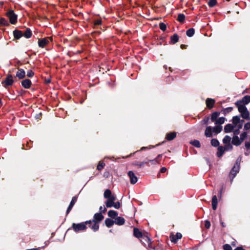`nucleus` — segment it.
I'll list each match as a JSON object with an SVG mask.
<instances>
[{
	"mask_svg": "<svg viewBox=\"0 0 250 250\" xmlns=\"http://www.w3.org/2000/svg\"><path fill=\"white\" fill-rule=\"evenodd\" d=\"M148 163V161H146L144 162H138V161H135L133 163V165L134 166H137L139 167H142L144 166V164H146Z\"/></svg>",
	"mask_w": 250,
	"mask_h": 250,
	"instance_id": "ea45409f",
	"label": "nucleus"
},
{
	"mask_svg": "<svg viewBox=\"0 0 250 250\" xmlns=\"http://www.w3.org/2000/svg\"><path fill=\"white\" fill-rule=\"evenodd\" d=\"M113 207L116 209H119L121 207L120 203L119 201L113 202Z\"/></svg>",
	"mask_w": 250,
	"mask_h": 250,
	"instance_id": "6e6d98bb",
	"label": "nucleus"
},
{
	"mask_svg": "<svg viewBox=\"0 0 250 250\" xmlns=\"http://www.w3.org/2000/svg\"><path fill=\"white\" fill-rule=\"evenodd\" d=\"M218 199L216 195H213L212 198V208L213 210H216L217 207Z\"/></svg>",
	"mask_w": 250,
	"mask_h": 250,
	"instance_id": "4be33fe9",
	"label": "nucleus"
},
{
	"mask_svg": "<svg viewBox=\"0 0 250 250\" xmlns=\"http://www.w3.org/2000/svg\"><path fill=\"white\" fill-rule=\"evenodd\" d=\"M217 3V0H209L208 2V5L210 7H214Z\"/></svg>",
	"mask_w": 250,
	"mask_h": 250,
	"instance_id": "49530a36",
	"label": "nucleus"
},
{
	"mask_svg": "<svg viewBox=\"0 0 250 250\" xmlns=\"http://www.w3.org/2000/svg\"><path fill=\"white\" fill-rule=\"evenodd\" d=\"M212 127L211 126H208L207 127L205 131V135L207 137H212V133H213Z\"/></svg>",
	"mask_w": 250,
	"mask_h": 250,
	"instance_id": "a211bd4d",
	"label": "nucleus"
},
{
	"mask_svg": "<svg viewBox=\"0 0 250 250\" xmlns=\"http://www.w3.org/2000/svg\"><path fill=\"white\" fill-rule=\"evenodd\" d=\"M226 120V119L224 117H220L218 119H217V120L216 121V122H215V124L220 125H221L224 123Z\"/></svg>",
	"mask_w": 250,
	"mask_h": 250,
	"instance_id": "72a5a7b5",
	"label": "nucleus"
},
{
	"mask_svg": "<svg viewBox=\"0 0 250 250\" xmlns=\"http://www.w3.org/2000/svg\"><path fill=\"white\" fill-rule=\"evenodd\" d=\"M14 80L11 75H8L5 78L4 83L6 85L9 86L12 85L14 83Z\"/></svg>",
	"mask_w": 250,
	"mask_h": 250,
	"instance_id": "ddd939ff",
	"label": "nucleus"
},
{
	"mask_svg": "<svg viewBox=\"0 0 250 250\" xmlns=\"http://www.w3.org/2000/svg\"><path fill=\"white\" fill-rule=\"evenodd\" d=\"M209 120V117H206L205 118H204L201 122L203 124H204V125H208V121Z\"/></svg>",
	"mask_w": 250,
	"mask_h": 250,
	"instance_id": "864d4df0",
	"label": "nucleus"
},
{
	"mask_svg": "<svg viewBox=\"0 0 250 250\" xmlns=\"http://www.w3.org/2000/svg\"><path fill=\"white\" fill-rule=\"evenodd\" d=\"M205 226L206 228L209 229L210 227V222L208 220H206L205 221Z\"/></svg>",
	"mask_w": 250,
	"mask_h": 250,
	"instance_id": "680f3d73",
	"label": "nucleus"
},
{
	"mask_svg": "<svg viewBox=\"0 0 250 250\" xmlns=\"http://www.w3.org/2000/svg\"><path fill=\"white\" fill-rule=\"evenodd\" d=\"M94 221H92V220H88V221H86L85 222H84L83 223H84V224L85 226H86V225H91L92 223H94Z\"/></svg>",
	"mask_w": 250,
	"mask_h": 250,
	"instance_id": "69168bd1",
	"label": "nucleus"
},
{
	"mask_svg": "<svg viewBox=\"0 0 250 250\" xmlns=\"http://www.w3.org/2000/svg\"><path fill=\"white\" fill-rule=\"evenodd\" d=\"M240 129H239L238 128H237V129H233V130H232L234 135H237L238 134H239L240 133Z\"/></svg>",
	"mask_w": 250,
	"mask_h": 250,
	"instance_id": "0e129e2a",
	"label": "nucleus"
},
{
	"mask_svg": "<svg viewBox=\"0 0 250 250\" xmlns=\"http://www.w3.org/2000/svg\"><path fill=\"white\" fill-rule=\"evenodd\" d=\"M250 129V122H249L245 124L244 125V130H248Z\"/></svg>",
	"mask_w": 250,
	"mask_h": 250,
	"instance_id": "4d7b16f0",
	"label": "nucleus"
},
{
	"mask_svg": "<svg viewBox=\"0 0 250 250\" xmlns=\"http://www.w3.org/2000/svg\"><path fill=\"white\" fill-rule=\"evenodd\" d=\"M240 166L234 165L232 168L231 169L229 173V177L231 183H232L233 179L235 177L237 174L239 172L240 170Z\"/></svg>",
	"mask_w": 250,
	"mask_h": 250,
	"instance_id": "7ed1b4c3",
	"label": "nucleus"
},
{
	"mask_svg": "<svg viewBox=\"0 0 250 250\" xmlns=\"http://www.w3.org/2000/svg\"><path fill=\"white\" fill-rule=\"evenodd\" d=\"M241 160H242V157H241V156H239L236 159V162L234 165H236L237 166L240 167V163H241Z\"/></svg>",
	"mask_w": 250,
	"mask_h": 250,
	"instance_id": "603ef678",
	"label": "nucleus"
},
{
	"mask_svg": "<svg viewBox=\"0 0 250 250\" xmlns=\"http://www.w3.org/2000/svg\"><path fill=\"white\" fill-rule=\"evenodd\" d=\"M95 25H99L102 24V21L101 20H96L94 22Z\"/></svg>",
	"mask_w": 250,
	"mask_h": 250,
	"instance_id": "338daca9",
	"label": "nucleus"
},
{
	"mask_svg": "<svg viewBox=\"0 0 250 250\" xmlns=\"http://www.w3.org/2000/svg\"><path fill=\"white\" fill-rule=\"evenodd\" d=\"M116 199V197L115 195H112L110 197H109V198L108 199L109 201L114 202V201H115Z\"/></svg>",
	"mask_w": 250,
	"mask_h": 250,
	"instance_id": "e2e57ef3",
	"label": "nucleus"
},
{
	"mask_svg": "<svg viewBox=\"0 0 250 250\" xmlns=\"http://www.w3.org/2000/svg\"><path fill=\"white\" fill-rule=\"evenodd\" d=\"M32 32L30 28H27L25 31L23 33V36L27 39L30 38L32 36Z\"/></svg>",
	"mask_w": 250,
	"mask_h": 250,
	"instance_id": "c85d7f7f",
	"label": "nucleus"
},
{
	"mask_svg": "<svg viewBox=\"0 0 250 250\" xmlns=\"http://www.w3.org/2000/svg\"><path fill=\"white\" fill-rule=\"evenodd\" d=\"M231 140V138L229 135H226L223 138L222 142L223 144H227L230 143Z\"/></svg>",
	"mask_w": 250,
	"mask_h": 250,
	"instance_id": "a19ab883",
	"label": "nucleus"
},
{
	"mask_svg": "<svg viewBox=\"0 0 250 250\" xmlns=\"http://www.w3.org/2000/svg\"><path fill=\"white\" fill-rule=\"evenodd\" d=\"M159 28L163 31H165L167 29V25L165 23L161 22L159 23Z\"/></svg>",
	"mask_w": 250,
	"mask_h": 250,
	"instance_id": "8fccbe9b",
	"label": "nucleus"
},
{
	"mask_svg": "<svg viewBox=\"0 0 250 250\" xmlns=\"http://www.w3.org/2000/svg\"><path fill=\"white\" fill-rule=\"evenodd\" d=\"M223 247L224 250H232V248L230 245L228 244L224 245Z\"/></svg>",
	"mask_w": 250,
	"mask_h": 250,
	"instance_id": "5fc2aeb1",
	"label": "nucleus"
},
{
	"mask_svg": "<svg viewBox=\"0 0 250 250\" xmlns=\"http://www.w3.org/2000/svg\"><path fill=\"white\" fill-rule=\"evenodd\" d=\"M23 33L21 31L17 29L13 31L14 37L17 40L20 39L21 37L23 36Z\"/></svg>",
	"mask_w": 250,
	"mask_h": 250,
	"instance_id": "aec40b11",
	"label": "nucleus"
},
{
	"mask_svg": "<svg viewBox=\"0 0 250 250\" xmlns=\"http://www.w3.org/2000/svg\"><path fill=\"white\" fill-rule=\"evenodd\" d=\"M100 213H105L106 211V209L104 206H101L99 208Z\"/></svg>",
	"mask_w": 250,
	"mask_h": 250,
	"instance_id": "052dcab7",
	"label": "nucleus"
},
{
	"mask_svg": "<svg viewBox=\"0 0 250 250\" xmlns=\"http://www.w3.org/2000/svg\"><path fill=\"white\" fill-rule=\"evenodd\" d=\"M235 104L238 108V111L240 113V114L248 109L245 105L240 104L238 102H236Z\"/></svg>",
	"mask_w": 250,
	"mask_h": 250,
	"instance_id": "9d476101",
	"label": "nucleus"
},
{
	"mask_svg": "<svg viewBox=\"0 0 250 250\" xmlns=\"http://www.w3.org/2000/svg\"><path fill=\"white\" fill-rule=\"evenodd\" d=\"M49 43V41L46 38H43L42 39H39L38 45L39 46L42 48H43L46 45Z\"/></svg>",
	"mask_w": 250,
	"mask_h": 250,
	"instance_id": "dca6fc26",
	"label": "nucleus"
},
{
	"mask_svg": "<svg viewBox=\"0 0 250 250\" xmlns=\"http://www.w3.org/2000/svg\"><path fill=\"white\" fill-rule=\"evenodd\" d=\"M93 225H89L88 227L90 228L94 232L97 231L99 229V225L97 222H94Z\"/></svg>",
	"mask_w": 250,
	"mask_h": 250,
	"instance_id": "2f4dec72",
	"label": "nucleus"
},
{
	"mask_svg": "<svg viewBox=\"0 0 250 250\" xmlns=\"http://www.w3.org/2000/svg\"><path fill=\"white\" fill-rule=\"evenodd\" d=\"M6 16L9 19V21L12 24H15L17 22L18 16L13 10H8Z\"/></svg>",
	"mask_w": 250,
	"mask_h": 250,
	"instance_id": "f257e3e1",
	"label": "nucleus"
},
{
	"mask_svg": "<svg viewBox=\"0 0 250 250\" xmlns=\"http://www.w3.org/2000/svg\"><path fill=\"white\" fill-rule=\"evenodd\" d=\"M185 20V16L184 14H179L178 15L177 21L181 22L184 23Z\"/></svg>",
	"mask_w": 250,
	"mask_h": 250,
	"instance_id": "4c0bfd02",
	"label": "nucleus"
},
{
	"mask_svg": "<svg viewBox=\"0 0 250 250\" xmlns=\"http://www.w3.org/2000/svg\"><path fill=\"white\" fill-rule=\"evenodd\" d=\"M107 214L109 217L113 219H115L118 216V212L116 211L113 210H109Z\"/></svg>",
	"mask_w": 250,
	"mask_h": 250,
	"instance_id": "bb28decb",
	"label": "nucleus"
},
{
	"mask_svg": "<svg viewBox=\"0 0 250 250\" xmlns=\"http://www.w3.org/2000/svg\"><path fill=\"white\" fill-rule=\"evenodd\" d=\"M147 161L148 163L150 162L152 165H156L158 163V161L156 158L153 160H147Z\"/></svg>",
	"mask_w": 250,
	"mask_h": 250,
	"instance_id": "13d9d810",
	"label": "nucleus"
},
{
	"mask_svg": "<svg viewBox=\"0 0 250 250\" xmlns=\"http://www.w3.org/2000/svg\"><path fill=\"white\" fill-rule=\"evenodd\" d=\"M232 144L230 143L225 144L224 146L225 151H231L233 149Z\"/></svg>",
	"mask_w": 250,
	"mask_h": 250,
	"instance_id": "79ce46f5",
	"label": "nucleus"
},
{
	"mask_svg": "<svg viewBox=\"0 0 250 250\" xmlns=\"http://www.w3.org/2000/svg\"><path fill=\"white\" fill-rule=\"evenodd\" d=\"M105 206L107 208H111L113 207V202L107 199L105 202Z\"/></svg>",
	"mask_w": 250,
	"mask_h": 250,
	"instance_id": "09e8293b",
	"label": "nucleus"
},
{
	"mask_svg": "<svg viewBox=\"0 0 250 250\" xmlns=\"http://www.w3.org/2000/svg\"><path fill=\"white\" fill-rule=\"evenodd\" d=\"M250 114L249 111V110L247 109L244 112H243L241 113V115L240 116L243 118L245 120H250Z\"/></svg>",
	"mask_w": 250,
	"mask_h": 250,
	"instance_id": "b1692460",
	"label": "nucleus"
},
{
	"mask_svg": "<svg viewBox=\"0 0 250 250\" xmlns=\"http://www.w3.org/2000/svg\"><path fill=\"white\" fill-rule=\"evenodd\" d=\"M0 25L1 26H9V23L4 18H0Z\"/></svg>",
	"mask_w": 250,
	"mask_h": 250,
	"instance_id": "473e14b6",
	"label": "nucleus"
},
{
	"mask_svg": "<svg viewBox=\"0 0 250 250\" xmlns=\"http://www.w3.org/2000/svg\"><path fill=\"white\" fill-rule=\"evenodd\" d=\"M112 195L111 190L109 189H106L104 192V198L108 199Z\"/></svg>",
	"mask_w": 250,
	"mask_h": 250,
	"instance_id": "f704fd0d",
	"label": "nucleus"
},
{
	"mask_svg": "<svg viewBox=\"0 0 250 250\" xmlns=\"http://www.w3.org/2000/svg\"><path fill=\"white\" fill-rule=\"evenodd\" d=\"M247 136H248V133L247 132L244 131V132H243L240 134V139L243 142L244 141V140L247 138Z\"/></svg>",
	"mask_w": 250,
	"mask_h": 250,
	"instance_id": "c03bdc74",
	"label": "nucleus"
},
{
	"mask_svg": "<svg viewBox=\"0 0 250 250\" xmlns=\"http://www.w3.org/2000/svg\"><path fill=\"white\" fill-rule=\"evenodd\" d=\"M225 150L223 146H219L217 148V156L218 157H221L223 156Z\"/></svg>",
	"mask_w": 250,
	"mask_h": 250,
	"instance_id": "5701e85b",
	"label": "nucleus"
},
{
	"mask_svg": "<svg viewBox=\"0 0 250 250\" xmlns=\"http://www.w3.org/2000/svg\"><path fill=\"white\" fill-rule=\"evenodd\" d=\"M236 102H238L240 104L246 105L250 103V95H246L245 96L242 100H238Z\"/></svg>",
	"mask_w": 250,
	"mask_h": 250,
	"instance_id": "1a4fd4ad",
	"label": "nucleus"
},
{
	"mask_svg": "<svg viewBox=\"0 0 250 250\" xmlns=\"http://www.w3.org/2000/svg\"><path fill=\"white\" fill-rule=\"evenodd\" d=\"M242 143V141L237 135H234L232 138L231 144L236 146H239Z\"/></svg>",
	"mask_w": 250,
	"mask_h": 250,
	"instance_id": "423d86ee",
	"label": "nucleus"
},
{
	"mask_svg": "<svg viewBox=\"0 0 250 250\" xmlns=\"http://www.w3.org/2000/svg\"><path fill=\"white\" fill-rule=\"evenodd\" d=\"M127 175L129 177L130 183L131 184L134 185L137 182L138 178L132 171H129L127 173Z\"/></svg>",
	"mask_w": 250,
	"mask_h": 250,
	"instance_id": "20e7f679",
	"label": "nucleus"
},
{
	"mask_svg": "<svg viewBox=\"0 0 250 250\" xmlns=\"http://www.w3.org/2000/svg\"><path fill=\"white\" fill-rule=\"evenodd\" d=\"M114 222V224H115L116 225L122 226L125 224V219L122 217L117 216L115 218Z\"/></svg>",
	"mask_w": 250,
	"mask_h": 250,
	"instance_id": "4468645a",
	"label": "nucleus"
},
{
	"mask_svg": "<svg viewBox=\"0 0 250 250\" xmlns=\"http://www.w3.org/2000/svg\"><path fill=\"white\" fill-rule=\"evenodd\" d=\"M142 239L146 241L148 244V245H149V243L150 242L151 240L148 236L146 235H143L142 237Z\"/></svg>",
	"mask_w": 250,
	"mask_h": 250,
	"instance_id": "3c124183",
	"label": "nucleus"
},
{
	"mask_svg": "<svg viewBox=\"0 0 250 250\" xmlns=\"http://www.w3.org/2000/svg\"><path fill=\"white\" fill-rule=\"evenodd\" d=\"M220 113L219 112L215 111L213 112L210 116V120L211 122H216L217 120L218 117L220 115Z\"/></svg>",
	"mask_w": 250,
	"mask_h": 250,
	"instance_id": "a878e982",
	"label": "nucleus"
},
{
	"mask_svg": "<svg viewBox=\"0 0 250 250\" xmlns=\"http://www.w3.org/2000/svg\"><path fill=\"white\" fill-rule=\"evenodd\" d=\"M213 132L215 134H218L221 132L222 130V126L219 125L217 126H215L212 127Z\"/></svg>",
	"mask_w": 250,
	"mask_h": 250,
	"instance_id": "7c9ffc66",
	"label": "nucleus"
},
{
	"mask_svg": "<svg viewBox=\"0 0 250 250\" xmlns=\"http://www.w3.org/2000/svg\"><path fill=\"white\" fill-rule=\"evenodd\" d=\"M114 220L110 218H106L104 221L105 224L107 228L111 227L114 224Z\"/></svg>",
	"mask_w": 250,
	"mask_h": 250,
	"instance_id": "cd10ccee",
	"label": "nucleus"
},
{
	"mask_svg": "<svg viewBox=\"0 0 250 250\" xmlns=\"http://www.w3.org/2000/svg\"><path fill=\"white\" fill-rule=\"evenodd\" d=\"M235 125L231 124H227L224 127V132L226 133H229L233 130Z\"/></svg>",
	"mask_w": 250,
	"mask_h": 250,
	"instance_id": "f3484780",
	"label": "nucleus"
},
{
	"mask_svg": "<svg viewBox=\"0 0 250 250\" xmlns=\"http://www.w3.org/2000/svg\"><path fill=\"white\" fill-rule=\"evenodd\" d=\"M155 147L154 146L150 145L148 146H143L141 148L140 150L136 151L135 152H137L138 151H141V150H145L147 149H151Z\"/></svg>",
	"mask_w": 250,
	"mask_h": 250,
	"instance_id": "a18cd8bd",
	"label": "nucleus"
},
{
	"mask_svg": "<svg viewBox=\"0 0 250 250\" xmlns=\"http://www.w3.org/2000/svg\"><path fill=\"white\" fill-rule=\"evenodd\" d=\"M215 103V100L211 98H207L206 101L207 106L209 109H211L213 107Z\"/></svg>",
	"mask_w": 250,
	"mask_h": 250,
	"instance_id": "2eb2a0df",
	"label": "nucleus"
},
{
	"mask_svg": "<svg viewBox=\"0 0 250 250\" xmlns=\"http://www.w3.org/2000/svg\"><path fill=\"white\" fill-rule=\"evenodd\" d=\"M16 77L19 79H23L25 77V72L23 69H19L16 73Z\"/></svg>",
	"mask_w": 250,
	"mask_h": 250,
	"instance_id": "6ab92c4d",
	"label": "nucleus"
},
{
	"mask_svg": "<svg viewBox=\"0 0 250 250\" xmlns=\"http://www.w3.org/2000/svg\"><path fill=\"white\" fill-rule=\"evenodd\" d=\"M77 200V196H75L72 197V200L69 204V205L68 207L67 208V209L66 210V215H67L69 212L72 209V208L73 207L74 205H75V203L76 202Z\"/></svg>",
	"mask_w": 250,
	"mask_h": 250,
	"instance_id": "39448f33",
	"label": "nucleus"
},
{
	"mask_svg": "<svg viewBox=\"0 0 250 250\" xmlns=\"http://www.w3.org/2000/svg\"><path fill=\"white\" fill-rule=\"evenodd\" d=\"M176 136V133L175 132H172L168 133L166 135V139L167 141L173 140Z\"/></svg>",
	"mask_w": 250,
	"mask_h": 250,
	"instance_id": "393cba45",
	"label": "nucleus"
},
{
	"mask_svg": "<svg viewBox=\"0 0 250 250\" xmlns=\"http://www.w3.org/2000/svg\"><path fill=\"white\" fill-rule=\"evenodd\" d=\"M22 86L26 89H29L32 84L31 80L29 79H25L21 82Z\"/></svg>",
	"mask_w": 250,
	"mask_h": 250,
	"instance_id": "9b49d317",
	"label": "nucleus"
},
{
	"mask_svg": "<svg viewBox=\"0 0 250 250\" xmlns=\"http://www.w3.org/2000/svg\"><path fill=\"white\" fill-rule=\"evenodd\" d=\"M211 145L214 147H218L220 144L219 141L217 139H212L210 142Z\"/></svg>",
	"mask_w": 250,
	"mask_h": 250,
	"instance_id": "c9c22d12",
	"label": "nucleus"
},
{
	"mask_svg": "<svg viewBox=\"0 0 250 250\" xmlns=\"http://www.w3.org/2000/svg\"><path fill=\"white\" fill-rule=\"evenodd\" d=\"M234 250H245V249L242 247H237Z\"/></svg>",
	"mask_w": 250,
	"mask_h": 250,
	"instance_id": "774afa93",
	"label": "nucleus"
},
{
	"mask_svg": "<svg viewBox=\"0 0 250 250\" xmlns=\"http://www.w3.org/2000/svg\"><path fill=\"white\" fill-rule=\"evenodd\" d=\"M104 218V216L101 213H96L94 215L92 221L99 223Z\"/></svg>",
	"mask_w": 250,
	"mask_h": 250,
	"instance_id": "6e6552de",
	"label": "nucleus"
},
{
	"mask_svg": "<svg viewBox=\"0 0 250 250\" xmlns=\"http://www.w3.org/2000/svg\"><path fill=\"white\" fill-rule=\"evenodd\" d=\"M240 117H241V116H235L232 117V125H235V127H236V126L238 125L240 122H241V123H244V120H241L240 119Z\"/></svg>",
	"mask_w": 250,
	"mask_h": 250,
	"instance_id": "0eeeda50",
	"label": "nucleus"
},
{
	"mask_svg": "<svg viewBox=\"0 0 250 250\" xmlns=\"http://www.w3.org/2000/svg\"><path fill=\"white\" fill-rule=\"evenodd\" d=\"M182 237V235L181 234V233H179V232H177L176 233V234L174 235H173L172 236H170V240H171V241L173 243H176L177 242V241L179 240V239H180Z\"/></svg>",
	"mask_w": 250,
	"mask_h": 250,
	"instance_id": "f8f14e48",
	"label": "nucleus"
},
{
	"mask_svg": "<svg viewBox=\"0 0 250 250\" xmlns=\"http://www.w3.org/2000/svg\"><path fill=\"white\" fill-rule=\"evenodd\" d=\"M133 235L137 238H142L143 236L142 233L137 228H134L133 229Z\"/></svg>",
	"mask_w": 250,
	"mask_h": 250,
	"instance_id": "412c9836",
	"label": "nucleus"
},
{
	"mask_svg": "<svg viewBox=\"0 0 250 250\" xmlns=\"http://www.w3.org/2000/svg\"><path fill=\"white\" fill-rule=\"evenodd\" d=\"M190 144L192 145L193 146L197 148H200L201 147V144L200 142L197 140H194L190 142Z\"/></svg>",
	"mask_w": 250,
	"mask_h": 250,
	"instance_id": "58836bf2",
	"label": "nucleus"
},
{
	"mask_svg": "<svg viewBox=\"0 0 250 250\" xmlns=\"http://www.w3.org/2000/svg\"><path fill=\"white\" fill-rule=\"evenodd\" d=\"M34 75V73L31 70L27 71V76L29 78L32 77Z\"/></svg>",
	"mask_w": 250,
	"mask_h": 250,
	"instance_id": "bf43d9fd",
	"label": "nucleus"
},
{
	"mask_svg": "<svg viewBox=\"0 0 250 250\" xmlns=\"http://www.w3.org/2000/svg\"><path fill=\"white\" fill-rule=\"evenodd\" d=\"M232 110H233V107H229L224 108L222 112H223V114H224L225 115H226L228 113L231 112Z\"/></svg>",
	"mask_w": 250,
	"mask_h": 250,
	"instance_id": "37998d69",
	"label": "nucleus"
},
{
	"mask_svg": "<svg viewBox=\"0 0 250 250\" xmlns=\"http://www.w3.org/2000/svg\"><path fill=\"white\" fill-rule=\"evenodd\" d=\"M72 228L76 232H78L80 231L85 230L87 227L85 225L84 223L82 222L80 223H73Z\"/></svg>",
	"mask_w": 250,
	"mask_h": 250,
	"instance_id": "f03ea898",
	"label": "nucleus"
},
{
	"mask_svg": "<svg viewBox=\"0 0 250 250\" xmlns=\"http://www.w3.org/2000/svg\"><path fill=\"white\" fill-rule=\"evenodd\" d=\"M104 166H105V163H104V162H100L97 167V169L98 170H101L104 168Z\"/></svg>",
	"mask_w": 250,
	"mask_h": 250,
	"instance_id": "de8ad7c7",
	"label": "nucleus"
},
{
	"mask_svg": "<svg viewBox=\"0 0 250 250\" xmlns=\"http://www.w3.org/2000/svg\"><path fill=\"white\" fill-rule=\"evenodd\" d=\"M195 33V30L194 28H191L188 29L186 32V35L189 37H192Z\"/></svg>",
	"mask_w": 250,
	"mask_h": 250,
	"instance_id": "e433bc0d",
	"label": "nucleus"
},
{
	"mask_svg": "<svg viewBox=\"0 0 250 250\" xmlns=\"http://www.w3.org/2000/svg\"><path fill=\"white\" fill-rule=\"evenodd\" d=\"M171 42L172 44H175L178 42L179 37L177 34H174L170 37Z\"/></svg>",
	"mask_w": 250,
	"mask_h": 250,
	"instance_id": "c756f323",
	"label": "nucleus"
}]
</instances>
